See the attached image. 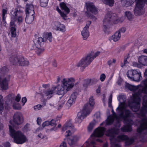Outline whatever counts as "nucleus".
<instances>
[{"instance_id": "obj_43", "label": "nucleus", "mask_w": 147, "mask_h": 147, "mask_svg": "<svg viewBox=\"0 0 147 147\" xmlns=\"http://www.w3.org/2000/svg\"><path fill=\"white\" fill-rule=\"evenodd\" d=\"M57 10L60 14L61 16L62 17L63 19H65V18L67 17V16L66 15V14L62 11L58 7L57 8Z\"/></svg>"}, {"instance_id": "obj_44", "label": "nucleus", "mask_w": 147, "mask_h": 147, "mask_svg": "<svg viewBox=\"0 0 147 147\" xmlns=\"http://www.w3.org/2000/svg\"><path fill=\"white\" fill-rule=\"evenodd\" d=\"M95 125V123L94 122L92 121L90 123L88 127V129L89 132L92 131Z\"/></svg>"}, {"instance_id": "obj_54", "label": "nucleus", "mask_w": 147, "mask_h": 147, "mask_svg": "<svg viewBox=\"0 0 147 147\" xmlns=\"http://www.w3.org/2000/svg\"><path fill=\"white\" fill-rule=\"evenodd\" d=\"M42 106L41 105H38L34 106V109L35 110H38L41 109Z\"/></svg>"}, {"instance_id": "obj_6", "label": "nucleus", "mask_w": 147, "mask_h": 147, "mask_svg": "<svg viewBox=\"0 0 147 147\" xmlns=\"http://www.w3.org/2000/svg\"><path fill=\"white\" fill-rule=\"evenodd\" d=\"M10 62L14 65L19 64V65L22 66H28L29 64L28 60L24 59L22 56H18L14 55L11 57L9 58Z\"/></svg>"}, {"instance_id": "obj_13", "label": "nucleus", "mask_w": 147, "mask_h": 147, "mask_svg": "<svg viewBox=\"0 0 147 147\" xmlns=\"http://www.w3.org/2000/svg\"><path fill=\"white\" fill-rule=\"evenodd\" d=\"M105 130V128L104 127H98L94 131L91 136L97 137H102L103 136Z\"/></svg>"}, {"instance_id": "obj_60", "label": "nucleus", "mask_w": 147, "mask_h": 147, "mask_svg": "<svg viewBox=\"0 0 147 147\" xmlns=\"http://www.w3.org/2000/svg\"><path fill=\"white\" fill-rule=\"evenodd\" d=\"M27 101V99L25 97H24L22 98L21 102L23 106L25 105V103Z\"/></svg>"}, {"instance_id": "obj_53", "label": "nucleus", "mask_w": 147, "mask_h": 147, "mask_svg": "<svg viewBox=\"0 0 147 147\" xmlns=\"http://www.w3.org/2000/svg\"><path fill=\"white\" fill-rule=\"evenodd\" d=\"M111 147H121L120 145L115 142L111 143Z\"/></svg>"}, {"instance_id": "obj_48", "label": "nucleus", "mask_w": 147, "mask_h": 147, "mask_svg": "<svg viewBox=\"0 0 147 147\" xmlns=\"http://www.w3.org/2000/svg\"><path fill=\"white\" fill-rule=\"evenodd\" d=\"M13 108L14 109L20 110L21 107L19 104L14 103L12 106Z\"/></svg>"}, {"instance_id": "obj_11", "label": "nucleus", "mask_w": 147, "mask_h": 147, "mask_svg": "<svg viewBox=\"0 0 147 147\" xmlns=\"http://www.w3.org/2000/svg\"><path fill=\"white\" fill-rule=\"evenodd\" d=\"M52 25L53 28L57 31L64 32L66 30L65 26L59 22H54L52 23Z\"/></svg>"}, {"instance_id": "obj_41", "label": "nucleus", "mask_w": 147, "mask_h": 147, "mask_svg": "<svg viewBox=\"0 0 147 147\" xmlns=\"http://www.w3.org/2000/svg\"><path fill=\"white\" fill-rule=\"evenodd\" d=\"M130 57L129 54H127L126 56H125L124 58L123 63H121V66L123 67L125 64L127 63V60Z\"/></svg>"}, {"instance_id": "obj_59", "label": "nucleus", "mask_w": 147, "mask_h": 147, "mask_svg": "<svg viewBox=\"0 0 147 147\" xmlns=\"http://www.w3.org/2000/svg\"><path fill=\"white\" fill-rule=\"evenodd\" d=\"M113 61L111 60H109L107 61L108 64L109 66H110L112 64V63H115L116 62V60L115 59H113Z\"/></svg>"}, {"instance_id": "obj_40", "label": "nucleus", "mask_w": 147, "mask_h": 147, "mask_svg": "<svg viewBox=\"0 0 147 147\" xmlns=\"http://www.w3.org/2000/svg\"><path fill=\"white\" fill-rule=\"evenodd\" d=\"M49 0H40V5L42 7L47 6Z\"/></svg>"}, {"instance_id": "obj_57", "label": "nucleus", "mask_w": 147, "mask_h": 147, "mask_svg": "<svg viewBox=\"0 0 147 147\" xmlns=\"http://www.w3.org/2000/svg\"><path fill=\"white\" fill-rule=\"evenodd\" d=\"M21 98V96L20 94H17L15 98V100L16 102H18L20 101Z\"/></svg>"}, {"instance_id": "obj_36", "label": "nucleus", "mask_w": 147, "mask_h": 147, "mask_svg": "<svg viewBox=\"0 0 147 147\" xmlns=\"http://www.w3.org/2000/svg\"><path fill=\"white\" fill-rule=\"evenodd\" d=\"M92 85L91 84V79L87 78L84 80L83 86L85 87H87L89 86Z\"/></svg>"}, {"instance_id": "obj_28", "label": "nucleus", "mask_w": 147, "mask_h": 147, "mask_svg": "<svg viewBox=\"0 0 147 147\" xmlns=\"http://www.w3.org/2000/svg\"><path fill=\"white\" fill-rule=\"evenodd\" d=\"M121 36V34H119V32L117 31L111 37V39H112L115 42L118 40Z\"/></svg>"}, {"instance_id": "obj_49", "label": "nucleus", "mask_w": 147, "mask_h": 147, "mask_svg": "<svg viewBox=\"0 0 147 147\" xmlns=\"http://www.w3.org/2000/svg\"><path fill=\"white\" fill-rule=\"evenodd\" d=\"M144 82L145 87L143 88L142 90L144 93L147 94V78L144 80Z\"/></svg>"}, {"instance_id": "obj_15", "label": "nucleus", "mask_w": 147, "mask_h": 147, "mask_svg": "<svg viewBox=\"0 0 147 147\" xmlns=\"http://www.w3.org/2000/svg\"><path fill=\"white\" fill-rule=\"evenodd\" d=\"M147 129V117H144L142 119L140 125L137 129L138 133H141L144 130Z\"/></svg>"}, {"instance_id": "obj_16", "label": "nucleus", "mask_w": 147, "mask_h": 147, "mask_svg": "<svg viewBox=\"0 0 147 147\" xmlns=\"http://www.w3.org/2000/svg\"><path fill=\"white\" fill-rule=\"evenodd\" d=\"M91 23L90 21H88L86 26L84 27L83 30L81 32L82 35L84 40L86 39L89 35L88 28Z\"/></svg>"}, {"instance_id": "obj_62", "label": "nucleus", "mask_w": 147, "mask_h": 147, "mask_svg": "<svg viewBox=\"0 0 147 147\" xmlns=\"http://www.w3.org/2000/svg\"><path fill=\"white\" fill-rule=\"evenodd\" d=\"M49 125H50L49 121H46L44 122L42 124V126L43 127H45L46 126H49Z\"/></svg>"}, {"instance_id": "obj_18", "label": "nucleus", "mask_w": 147, "mask_h": 147, "mask_svg": "<svg viewBox=\"0 0 147 147\" xmlns=\"http://www.w3.org/2000/svg\"><path fill=\"white\" fill-rule=\"evenodd\" d=\"M59 7L66 14V15L69 13L70 12L69 5L64 2H62L59 4Z\"/></svg>"}, {"instance_id": "obj_17", "label": "nucleus", "mask_w": 147, "mask_h": 147, "mask_svg": "<svg viewBox=\"0 0 147 147\" xmlns=\"http://www.w3.org/2000/svg\"><path fill=\"white\" fill-rule=\"evenodd\" d=\"M119 132V128L113 127L108 129L107 131L106 135L107 136H111L112 135H117Z\"/></svg>"}, {"instance_id": "obj_38", "label": "nucleus", "mask_w": 147, "mask_h": 147, "mask_svg": "<svg viewBox=\"0 0 147 147\" xmlns=\"http://www.w3.org/2000/svg\"><path fill=\"white\" fill-rule=\"evenodd\" d=\"M41 47H40L39 48H36L35 46H34L33 47V48H32L31 49V50H34L36 48H37V49L36 52L37 54L39 55L41 53L43 52L44 51V49L43 48H40Z\"/></svg>"}, {"instance_id": "obj_51", "label": "nucleus", "mask_w": 147, "mask_h": 147, "mask_svg": "<svg viewBox=\"0 0 147 147\" xmlns=\"http://www.w3.org/2000/svg\"><path fill=\"white\" fill-rule=\"evenodd\" d=\"M8 69L7 67L6 66H4L2 67L0 69L1 71L2 72V73H5L8 71Z\"/></svg>"}, {"instance_id": "obj_32", "label": "nucleus", "mask_w": 147, "mask_h": 147, "mask_svg": "<svg viewBox=\"0 0 147 147\" xmlns=\"http://www.w3.org/2000/svg\"><path fill=\"white\" fill-rule=\"evenodd\" d=\"M52 90L50 89H48L46 90L45 92V94L46 96H50L49 98H50L53 96V94L54 92L55 91L52 88Z\"/></svg>"}, {"instance_id": "obj_20", "label": "nucleus", "mask_w": 147, "mask_h": 147, "mask_svg": "<svg viewBox=\"0 0 147 147\" xmlns=\"http://www.w3.org/2000/svg\"><path fill=\"white\" fill-rule=\"evenodd\" d=\"M25 12L26 14H29L30 13L32 15L34 14L33 5L31 4H27L26 5Z\"/></svg>"}, {"instance_id": "obj_1", "label": "nucleus", "mask_w": 147, "mask_h": 147, "mask_svg": "<svg viewBox=\"0 0 147 147\" xmlns=\"http://www.w3.org/2000/svg\"><path fill=\"white\" fill-rule=\"evenodd\" d=\"M125 104V102H120L119 106L117 108V110L121 111L120 116L124 120L129 122L126 125H123L121 128V131L126 132H131L132 130V124L129 120L132 116V114L130 110L124 107Z\"/></svg>"}, {"instance_id": "obj_26", "label": "nucleus", "mask_w": 147, "mask_h": 147, "mask_svg": "<svg viewBox=\"0 0 147 147\" xmlns=\"http://www.w3.org/2000/svg\"><path fill=\"white\" fill-rule=\"evenodd\" d=\"M78 139V138L77 136H73L71 138H68L67 141L69 145L71 146L75 144Z\"/></svg>"}, {"instance_id": "obj_8", "label": "nucleus", "mask_w": 147, "mask_h": 147, "mask_svg": "<svg viewBox=\"0 0 147 147\" xmlns=\"http://www.w3.org/2000/svg\"><path fill=\"white\" fill-rule=\"evenodd\" d=\"M136 3L134 10V14L136 16H140L142 14V10L145 4L147 3V0H135Z\"/></svg>"}, {"instance_id": "obj_64", "label": "nucleus", "mask_w": 147, "mask_h": 147, "mask_svg": "<svg viewBox=\"0 0 147 147\" xmlns=\"http://www.w3.org/2000/svg\"><path fill=\"white\" fill-rule=\"evenodd\" d=\"M7 9H3L2 10V16H5V14L7 13Z\"/></svg>"}, {"instance_id": "obj_35", "label": "nucleus", "mask_w": 147, "mask_h": 147, "mask_svg": "<svg viewBox=\"0 0 147 147\" xmlns=\"http://www.w3.org/2000/svg\"><path fill=\"white\" fill-rule=\"evenodd\" d=\"M132 4V2L130 1L125 0L122 2V5L125 7H127L131 5Z\"/></svg>"}, {"instance_id": "obj_3", "label": "nucleus", "mask_w": 147, "mask_h": 147, "mask_svg": "<svg viewBox=\"0 0 147 147\" xmlns=\"http://www.w3.org/2000/svg\"><path fill=\"white\" fill-rule=\"evenodd\" d=\"M119 21L116 14L107 13L103 21V28L105 33L108 34L109 33L108 27L109 24H117L119 22Z\"/></svg>"}, {"instance_id": "obj_58", "label": "nucleus", "mask_w": 147, "mask_h": 147, "mask_svg": "<svg viewBox=\"0 0 147 147\" xmlns=\"http://www.w3.org/2000/svg\"><path fill=\"white\" fill-rule=\"evenodd\" d=\"M69 127H71V126L68 125L67 123H66L63 126L62 128V131H65L67 129V128Z\"/></svg>"}, {"instance_id": "obj_7", "label": "nucleus", "mask_w": 147, "mask_h": 147, "mask_svg": "<svg viewBox=\"0 0 147 147\" xmlns=\"http://www.w3.org/2000/svg\"><path fill=\"white\" fill-rule=\"evenodd\" d=\"M133 97L132 101L131 102H129L128 105L133 111L137 112L140 108V98L137 94L133 95Z\"/></svg>"}, {"instance_id": "obj_52", "label": "nucleus", "mask_w": 147, "mask_h": 147, "mask_svg": "<svg viewBox=\"0 0 147 147\" xmlns=\"http://www.w3.org/2000/svg\"><path fill=\"white\" fill-rule=\"evenodd\" d=\"M91 85L96 84L99 81L98 79L95 78H93L91 79Z\"/></svg>"}, {"instance_id": "obj_29", "label": "nucleus", "mask_w": 147, "mask_h": 147, "mask_svg": "<svg viewBox=\"0 0 147 147\" xmlns=\"http://www.w3.org/2000/svg\"><path fill=\"white\" fill-rule=\"evenodd\" d=\"M44 42V39L42 37H39L36 43H35L34 46L36 48L41 47V45Z\"/></svg>"}, {"instance_id": "obj_37", "label": "nucleus", "mask_w": 147, "mask_h": 147, "mask_svg": "<svg viewBox=\"0 0 147 147\" xmlns=\"http://www.w3.org/2000/svg\"><path fill=\"white\" fill-rule=\"evenodd\" d=\"M103 3L110 6H112L114 3V0H102Z\"/></svg>"}, {"instance_id": "obj_21", "label": "nucleus", "mask_w": 147, "mask_h": 147, "mask_svg": "<svg viewBox=\"0 0 147 147\" xmlns=\"http://www.w3.org/2000/svg\"><path fill=\"white\" fill-rule=\"evenodd\" d=\"M75 80L73 78H70L68 79L64 78L62 81L63 85L64 86H67L69 84H73L74 86V83L75 82Z\"/></svg>"}, {"instance_id": "obj_22", "label": "nucleus", "mask_w": 147, "mask_h": 147, "mask_svg": "<svg viewBox=\"0 0 147 147\" xmlns=\"http://www.w3.org/2000/svg\"><path fill=\"white\" fill-rule=\"evenodd\" d=\"M78 95V94L76 92H74L71 94L67 101V103L70 106L75 103Z\"/></svg>"}, {"instance_id": "obj_4", "label": "nucleus", "mask_w": 147, "mask_h": 147, "mask_svg": "<svg viewBox=\"0 0 147 147\" xmlns=\"http://www.w3.org/2000/svg\"><path fill=\"white\" fill-rule=\"evenodd\" d=\"M9 127L10 135L13 139L14 143L17 144H22L28 141L26 136L21 131H16L11 125Z\"/></svg>"}, {"instance_id": "obj_14", "label": "nucleus", "mask_w": 147, "mask_h": 147, "mask_svg": "<svg viewBox=\"0 0 147 147\" xmlns=\"http://www.w3.org/2000/svg\"><path fill=\"white\" fill-rule=\"evenodd\" d=\"M23 12L20 9L19 10L17 8L15 9V10L13 14V16H14L15 18H16L18 21V23L19 24L22 22L23 18L22 16Z\"/></svg>"}, {"instance_id": "obj_19", "label": "nucleus", "mask_w": 147, "mask_h": 147, "mask_svg": "<svg viewBox=\"0 0 147 147\" xmlns=\"http://www.w3.org/2000/svg\"><path fill=\"white\" fill-rule=\"evenodd\" d=\"M9 81L6 78H4L0 83V87L3 90H6L8 88Z\"/></svg>"}, {"instance_id": "obj_46", "label": "nucleus", "mask_w": 147, "mask_h": 147, "mask_svg": "<svg viewBox=\"0 0 147 147\" xmlns=\"http://www.w3.org/2000/svg\"><path fill=\"white\" fill-rule=\"evenodd\" d=\"M113 121V119L110 117H108L106 122V125H111Z\"/></svg>"}, {"instance_id": "obj_61", "label": "nucleus", "mask_w": 147, "mask_h": 147, "mask_svg": "<svg viewBox=\"0 0 147 147\" xmlns=\"http://www.w3.org/2000/svg\"><path fill=\"white\" fill-rule=\"evenodd\" d=\"M71 134V131L69 130H68V131H67L65 134V136L66 138H67Z\"/></svg>"}, {"instance_id": "obj_39", "label": "nucleus", "mask_w": 147, "mask_h": 147, "mask_svg": "<svg viewBox=\"0 0 147 147\" xmlns=\"http://www.w3.org/2000/svg\"><path fill=\"white\" fill-rule=\"evenodd\" d=\"M125 87L130 91L135 90L137 88V87L136 86H133L129 84H127L125 86Z\"/></svg>"}, {"instance_id": "obj_25", "label": "nucleus", "mask_w": 147, "mask_h": 147, "mask_svg": "<svg viewBox=\"0 0 147 147\" xmlns=\"http://www.w3.org/2000/svg\"><path fill=\"white\" fill-rule=\"evenodd\" d=\"M133 78L132 80L138 81L140 80V78L141 77V73L136 70H134Z\"/></svg>"}, {"instance_id": "obj_47", "label": "nucleus", "mask_w": 147, "mask_h": 147, "mask_svg": "<svg viewBox=\"0 0 147 147\" xmlns=\"http://www.w3.org/2000/svg\"><path fill=\"white\" fill-rule=\"evenodd\" d=\"M30 125L28 123H26L24 127L23 131H24L27 132L30 130Z\"/></svg>"}, {"instance_id": "obj_63", "label": "nucleus", "mask_w": 147, "mask_h": 147, "mask_svg": "<svg viewBox=\"0 0 147 147\" xmlns=\"http://www.w3.org/2000/svg\"><path fill=\"white\" fill-rule=\"evenodd\" d=\"M126 30V28L125 27H122L119 29V30L117 31V32H119V34H120L121 32L124 33L125 32Z\"/></svg>"}, {"instance_id": "obj_42", "label": "nucleus", "mask_w": 147, "mask_h": 147, "mask_svg": "<svg viewBox=\"0 0 147 147\" xmlns=\"http://www.w3.org/2000/svg\"><path fill=\"white\" fill-rule=\"evenodd\" d=\"M3 96L0 94V111H3Z\"/></svg>"}, {"instance_id": "obj_56", "label": "nucleus", "mask_w": 147, "mask_h": 147, "mask_svg": "<svg viewBox=\"0 0 147 147\" xmlns=\"http://www.w3.org/2000/svg\"><path fill=\"white\" fill-rule=\"evenodd\" d=\"M105 74H102L100 75V79L101 82H103L105 80Z\"/></svg>"}, {"instance_id": "obj_45", "label": "nucleus", "mask_w": 147, "mask_h": 147, "mask_svg": "<svg viewBox=\"0 0 147 147\" xmlns=\"http://www.w3.org/2000/svg\"><path fill=\"white\" fill-rule=\"evenodd\" d=\"M125 15L129 20H130L132 18V15L130 11L125 12Z\"/></svg>"}, {"instance_id": "obj_10", "label": "nucleus", "mask_w": 147, "mask_h": 147, "mask_svg": "<svg viewBox=\"0 0 147 147\" xmlns=\"http://www.w3.org/2000/svg\"><path fill=\"white\" fill-rule=\"evenodd\" d=\"M86 8L87 11V16L89 17H92L93 16L91 13L96 14L98 13V11L96 9L94 4L91 2H88L86 3Z\"/></svg>"}, {"instance_id": "obj_23", "label": "nucleus", "mask_w": 147, "mask_h": 147, "mask_svg": "<svg viewBox=\"0 0 147 147\" xmlns=\"http://www.w3.org/2000/svg\"><path fill=\"white\" fill-rule=\"evenodd\" d=\"M139 63L144 66H147V56H146L141 55L138 58Z\"/></svg>"}, {"instance_id": "obj_2", "label": "nucleus", "mask_w": 147, "mask_h": 147, "mask_svg": "<svg viewBox=\"0 0 147 147\" xmlns=\"http://www.w3.org/2000/svg\"><path fill=\"white\" fill-rule=\"evenodd\" d=\"M95 104L93 97L92 96L90 98L89 103L84 105L82 112H78L77 114L78 117L75 119V122L76 123H80L87 115H88L92 111L91 107L94 106Z\"/></svg>"}, {"instance_id": "obj_5", "label": "nucleus", "mask_w": 147, "mask_h": 147, "mask_svg": "<svg viewBox=\"0 0 147 147\" xmlns=\"http://www.w3.org/2000/svg\"><path fill=\"white\" fill-rule=\"evenodd\" d=\"M99 51H97L95 53L94 55L92 57V54L90 53L88 54L86 57H83L81 60L76 64V66L79 67L83 65L82 68L84 69L88 65H89L93 59L100 54Z\"/></svg>"}, {"instance_id": "obj_55", "label": "nucleus", "mask_w": 147, "mask_h": 147, "mask_svg": "<svg viewBox=\"0 0 147 147\" xmlns=\"http://www.w3.org/2000/svg\"><path fill=\"white\" fill-rule=\"evenodd\" d=\"M50 122V125L52 126H56L57 123H56V121L55 120L52 119L50 121H49Z\"/></svg>"}, {"instance_id": "obj_27", "label": "nucleus", "mask_w": 147, "mask_h": 147, "mask_svg": "<svg viewBox=\"0 0 147 147\" xmlns=\"http://www.w3.org/2000/svg\"><path fill=\"white\" fill-rule=\"evenodd\" d=\"M34 15L31 14L30 16H29L28 14H26L25 18V21L26 23L28 24H31L34 19Z\"/></svg>"}, {"instance_id": "obj_34", "label": "nucleus", "mask_w": 147, "mask_h": 147, "mask_svg": "<svg viewBox=\"0 0 147 147\" xmlns=\"http://www.w3.org/2000/svg\"><path fill=\"white\" fill-rule=\"evenodd\" d=\"M134 72V70H129L128 71L127 73L128 78L131 80L133 78Z\"/></svg>"}, {"instance_id": "obj_33", "label": "nucleus", "mask_w": 147, "mask_h": 147, "mask_svg": "<svg viewBox=\"0 0 147 147\" xmlns=\"http://www.w3.org/2000/svg\"><path fill=\"white\" fill-rule=\"evenodd\" d=\"M44 37L46 39H48L50 42H52V36L51 32H46L44 34Z\"/></svg>"}, {"instance_id": "obj_50", "label": "nucleus", "mask_w": 147, "mask_h": 147, "mask_svg": "<svg viewBox=\"0 0 147 147\" xmlns=\"http://www.w3.org/2000/svg\"><path fill=\"white\" fill-rule=\"evenodd\" d=\"M112 96L111 95L109 97V98L108 101V107L110 108H111L112 107Z\"/></svg>"}, {"instance_id": "obj_24", "label": "nucleus", "mask_w": 147, "mask_h": 147, "mask_svg": "<svg viewBox=\"0 0 147 147\" xmlns=\"http://www.w3.org/2000/svg\"><path fill=\"white\" fill-rule=\"evenodd\" d=\"M147 113V108L143 106L140 109L139 113H137L138 115L144 117H147L146 115Z\"/></svg>"}, {"instance_id": "obj_30", "label": "nucleus", "mask_w": 147, "mask_h": 147, "mask_svg": "<svg viewBox=\"0 0 147 147\" xmlns=\"http://www.w3.org/2000/svg\"><path fill=\"white\" fill-rule=\"evenodd\" d=\"M128 138L127 136L124 134L119 135L117 137V139L119 142L124 141H125Z\"/></svg>"}, {"instance_id": "obj_31", "label": "nucleus", "mask_w": 147, "mask_h": 147, "mask_svg": "<svg viewBox=\"0 0 147 147\" xmlns=\"http://www.w3.org/2000/svg\"><path fill=\"white\" fill-rule=\"evenodd\" d=\"M134 139L133 138H129L128 137V138L126 140L125 142V146H128L132 144L134 142Z\"/></svg>"}, {"instance_id": "obj_12", "label": "nucleus", "mask_w": 147, "mask_h": 147, "mask_svg": "<svg viewBox=\"0 0 147 147\" xmlns=\"http://www.w3.org/2000/svg\"><path fill=\"white\" fill-rule=\"evenodd\" d=\"M13 120L14 123L16 125L22 124L24 121L22 114L18 112L15 113L13 117Z\"/></svg>"}, {"instance_id": "obj_9", "label": "nucleus", "mask_w": 147, "mask_h": 147, "mask_svg": "<svg viewBox=\"0 0 147 147\" xmlns=\"http://www.w3.org/2000/svg\"><path fill=\"white\" fill-rule=\"evenodd\" d=\"M58 85L56 86H54L52 87V88L55 91L57 89L56 93L59 95H64L72 88L73 86V84H69L68 86H64Z\"/></svg>"}]
</instances>
